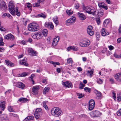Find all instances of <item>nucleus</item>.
I'll return each instance as SVG.
<instances>
[{
  "label": "nucleus",
  "instance_id": "26",
  "mask_svg": "<svg viewBox=\"0 0 121 121\" xmlns=\"http://www.w3.org/2000/svg\"><path fill=\"white\" fill-rule=\"evenodd\" d=\"M78 15L80 19L81 20H84L86 18L85 15L83 13L78 12Z\"/></svg>",
  "mask_w": 121,
  "mask_h": 121
},
{
  "label": "nucleus",
  "instance_id": "3",
  "mask_svg": "<svg viewBox=\"0 0 121 121\" xmlns=\"http://www.w3.org/2000/svg\"><path fill=\"white\" fill-rule=\"evenodd\" d=\"M28 29L31 31H35L38 30L39 29L38 25L35 23H31L28 25Z\"/></svg>",
  "mask_w": 121,
  "mask_h": 121
},
{
  "label": "nucleus",
  "instance_id": "36",
  "mask_svg": "<svg viewBox=\"0 0 121 121\" xmlns=\"http://www.w3.org/2000/svg\"><path fill=\"white\" fill-rule=\"evenodd\" d=\"M40 114L37 112H35L34 115L35 118L36 119L39 118L40 117Z\"/></svg>",
  "mask_w": 121,
  "mask_h": 121
},
{
  "label": "nucleus",
  "instance_id": "46",
  "mask_svg": "<svg viewBox=\"0 0 121 121\" xmlns=\"http://www.w3.org/2000/svg\"><path fill=\"white\" fill-rule=\"evenodd\" d=\"M9 111L11 112H14V111L13 109V107L11 106H9L8 107Z\"/></svg>",
  "mask_w": 121,
  "mask_h": 121
},
{
  "label": "nucleus",
  "instance_id": "40",
  "mask_svg": "<svg viewBox=\"0 0 121 121\" xmlns=\"http://www.w3.org/2000/svg\"><path fill=\"white\" fill-rule=\"evenodd\" d=\"M117 99L118 101H121V93L117 94Z\"/></svg>",
  "mask_w": 121,
  "mask_h": 121
},
{
  "label": "nucleus",
  "instance_id": "14",
  "mask_svg": "<svg viewBox=\"0 0 121 121\" xmlns=\"http://www.w3.org/2000/svg\"><path fill=\"white\" fill-rule=\"evenodd\" d=\"M0 9L2 11L5 10L6 9V5L4 1H2L0 3Z\"/></svg>",
  "mask_w": 121,
  "mask_h": 121
},
{
  "label": "nucleus",
  "instance_id": "60",
  "mask_svg": "<svg viewBox=\"0 0 121 121\" xmlns=\"http://www.w3.org/2000/svg\"><path fill=\"white\" fill-rule=\"evenodd\" d=\"M112 96L114 99L115 100L116 98V94L114 91L112 92Z\"/></svg>",
  "mask_w": 121,
  "mask_h": 121
},
{
  "label": "nucleus",
  "instance_id": "64",
  "mask_svg": "<svg viewBox=\"0 0 121 121\" xmlns=\"http://www.w3.org/2000/svg\"><path fill=\"white\" fill-rule=\"evenodd\" d=\"M7 17L11 19L12 18V16L9 13H7Z\"/></svg>",
  "mask_w": 121,
  "mask_h": 121
},
{
  "label": "nucleus",
  "instance_id": "48",
  "mask_svg": "<svg viewBox=\"0 0 121 121\" xmlns=\"http://www.w3.org/2000/svg\"><path fill=\"white\" fill-rule=\"evenodd\" d=\"M78 48L77 46H73L72 50L74 51H77L78 50Z\"/></svg>",
  "mask_w": 121,
  "mask_h": 121
},
{
  "label": "nucleus",
  "instance_id": "47",
  "mask_svg": "<svg viewBox=\"0 0 121 121\" xmlns=\"http://www.w3.org/2000/svg\"><path fill=\"white\" fill-rule=\"evenodd\" d=\"M84 90L86 91V92H88L89 93H90L91 91V90L90 88L87 87H85L84 88Z\"/></svg>",
  "mask_w": 121,
  "mask_h": 121
},
{
  "label": "nucleus",
  "instance_id": "22",
  "mask_svg": "<svg viewBox=\"0 0 121 121\" xmlns=\"http://www.w3.org/2000/svg\"><path fill=\"white\" fill-rule=\"evenodd\" d=\"M97 14L98 15L102 16L104 14V11L102 9H98L97 11Z\"/></svg>",
  "mask_w": 121,
  "mask_h": 121
},
{
  "label": "nucleus",
  "instance_id": "51",
  "mask_svg": "<svg viewBox=\"0 0 121 121\" xmlns=\"http://www.w3.org/2000/svg\"><path fill=\"white\" fill-rule=\"evenodd\" d=\"M73 46H70L68 47L66 49L68 52H69L71 50H72L73 49Z\"/></svg>",
  "mask_w": 121,
  "mask_h": 121
},
{
  "label": "nucleus",
  "instance_id": "9",
  "mask_svg": "<svg viewBox=\"0 0 121 121\" xmlns=\"http://www.w3.org/2000/svg\"><path fill=\"white\" fill-rule=\"evenodd\" d=\"M95 102L93 99H91L89 102V109L92 110L94 108L95 106Z\"/></svg>",
  "mask_w": 121,
  "mask_h": 121
},
{
  "label": "nucleus",
  "instance_id": "23",
  "mask_svg": "<svg viewBox=\"0 0 121 121\" xmlns=\"http://www.w3.org/2000/svg\"><path fill=\"white\" fill-rule=\"evenodd\" d=\"M6 65L8 66H9L11 67H13L14 66V64L11 61L8 60H6L5 61Z\"/></svg>",
  "mask_w": 121,
  "mask_h": 121
},
{
  "label": "nucleus",
  "instance_id": "32",
  "mask_svg": "<svg viewBox=\"0 0 121 121\" xmlns=\"http://www.w3.org/2000/svg\"><path fill=\"white\" fill-rule=\"evenodd\" d=\"M58 20V17H55L53 18V21L56 25L58 24L59 22Z\"/></svg>",
  "mask_w": 121,
  "mask_h": 121
},
{
  "label": "nucleus",
  "instance_id": "53",
  "mask_svg": "<svg viewBox=\"0 0 121 121\" xmlns=\"http://www.w3.org/2000/svg\"><path fill=\"white\" fill-rule=\"evenodd\" d=\"M93 30L92 27L91 26H88L87 29V31Z\"/></svg>",
  "mask_w": 121,
  "mask_h": 121
},
{
  "label": "nucleus",
  "instance_id": "27",
  "mask_svg": "<svg viewBox=\"0 0 121 121\" xmlns=\"http://www.w3.org/2000/svg\"><path fill=\"white\" fill-rule=\"evenodd\" d=\"M93 73V69H91L90 70H87L86 71L87 75L90 77L91 78L92 77V75Z\"/></svg>",
  "mask_w": 121,
  "mask_h": 121
},
{
  "label": "nucleus",
  "instance_id": "29",
  "mask_svg": "<svg viewBox=\"0 0 121 121\" xmlns=\"http://www.w3.org/2000/svg\"><path fill=\"white\" fill-rule=\"evenodd\" d=\"M34 118V117L32 116H28L24 119V121H28L33 120Z\"/></svg>",
  "mask_w": 121,
  "mask_h": 121
},
{
  "label": "nucleus",
  "instance_id": "58",
  "mask_svg": "<svg viewBox=\"0 0 121 121\" xmlns=\"http://www.w3.org/2000/svg\"><path fill=\"white\" fill-rule=\"evenodd\" d=\"M117 115L118 116H120L121 115V109H120L117 112Z\"/></svg>",
  "mask_w": 121,
  "mask_h": 121
},
{
  "label": "nucleus",
  "instance_id": "38",
  "mask_svg": "<svg viewBox=\"0 0 121 121\" xmlns=\"http://www.w3.org/2000/svg\"><path fill=\"white\" fill-rule=\"evenodd\" d=\"M96 81L99 84H101L103 82V80L99 78H97Z\"/></svg>",
  "mask_w": 121,
  "mask_h": 121
},
{
  "label": "nucleus",
  "instance_id": "55",
  "mask_svg": "<svg viewBox=\"0 0 121 121\" xmlns=\"http://www.w3.org/2000/svg\"><path fill=\"white\" fill-rule=\"evenodd\" d=\"M67 63H71L73 62L72 59L71 58L68 59L67 60Z\"/></svg>",
  "mask_w": 121,
  "mask_h": 121
},
{
  "label": "nucleus",
  "instance_id": "1",
  "mask_svg": "<svg viewBox=\"0 0 121 121\" xmlns=\"http://www.w3.org/2000/svg\"><path fill=\"white\" fill-rule=\"evenodd\" d=\"M20 5V4L17 3L16 5L14 2L11 1L9 4L8 10L13 16H15L16 15L19 17L21 15V13L19 9Z\"/></svg>",
  "mask_w": 121,
  "mask_h": 121
},
{
  "label": "nucleus",
  "instance_id": "39",
  "mask_svg": "<svg viewBox=\"0 0 121 121\" xmlns=\"http://www.w3.org/2000/svg\"><path fill=\"white\" fill-rule=\"evenodd\" d=\"M37 16L39 17H43L44 18H46V16L43 13H41L39 14H38L37 15Z\"/></svg>",
  "mask_w": 121,
  "mask_h": 121
},
{
  "label": "nucleus",
  "instance_id": "25",
  "mask_svg": "<svg viewBox=\"0 0 121 121\" xmlns=\"http://www.w3.org/2000/svg\"><path fill=\"white\" fill-rule=\"evenodd\" d=\"M94 92L97 96V99H100L102 96V94L101 93L96 90H94Z\"/></svg>",
  "mask_w": 121,
  "mask_h": 121
},
{
  "label": "nucleus",
  "instance_id": "4",
  "mask_svg": "<svg viewBox=\"0 0 121 121\" xmlns=\"http://www.w3.org/2000/svg\"><path fill=\"white\" fill-rule=\"evenodd\" d=\"M83 11L84 12L87 13L89 14L94 15L96 12V10L92 7L86 6L83 8Z\"/></svg>",
  "mask_w": 121,
  "mask_h": 121
},
{
  "label": "nucleus",
  "instance_id": "61",
  "mask_svg": "<svg viewBox=\"0 0 121 121\" xmlns=\"http://www.w3.org/2000/svg\"><path fill=\"white\" fill-rule=\"evenodd\" d=\"M57 43L54 42L53 41L52 43V45L53 46H55L57 45Z\"/></svg>",
  "mask_w": 121,
  "mask_h": 121
},
{
  "label": "nucleus",
  "instance_id": "31",
  "mask_svg": "<svg viewBox=\"0 0 121 121\" xmlns=\"http://www.w3.org/2000/svg\"><path fill=\"white\" fill-rule=\"evenodd\" d=\"M29 73L28 72H24L21 74L18 75V76L19 77H24L28 75Z\"/></svg>",
  "mask_w": 121,
  "mask_h": 121
},
{
  "label": "nucleus",
  "instance_id": "16",
  "mask_svg": "<svg viewBox=\"0 0 121 121\" xmlns=\"http://www.w3.org/2000/svg\"><path fill=\"white\" fill-rule=\"evenodd\" d=\"M101 34L103 36H105L109 35V33L105 29L103 28L101 31Z\"/></svg>",
  "mask_w": 121,
  "mask_h": 121
},
{
  "label": "nucleus",
  "instance_id": "28",
  "mask_svg": "<svg viewBox=\"0 0 121 121\" xmlns=\"http://www.w3.org/2000/svg\"><path fill=\"white\" fill-rule=\"evenodd\" d=\"M115 78L116 80L118 82L121 81V77L119 73H118L115 75Z\"/></svg>",
  "mask_w": 121,
  "mask_h": 121
},
{
  "label": "nucleus",
  "instance_id": "30",
  "mask_svg": "<svg viewBox=\"0 0 121 121\" xmlns=\"http://www.w3.org/2000/svg\"><path fill=\"white\" fill-rule=\"evenodd\" d=\"M49 63L52 64L55 67H56V65H59L60 63L58 62H54L52 61H48Z\"/></svg>",
  "mask_w": 121,
  "mask_h": 121
},
{
  "label": "nucleus",
  "instance_id": "62",
  "mask_svg": "<svg viewBox=\"0 0 121 121\" xmlns=\"http://www.w3.org/2000/svg\"><path fill=\"white\" fill-rule=\"evenodd\" d=\"M108 48H109V49L110 50H113L114 48L113 47L112 45L109 46H108Z\"/></svg>",
  "mask_w": 121,
  "mask_h": 121
},
{
  "label": "nucleus",
  "instance_id": "18",
  "mask_svg": "<svg viewBox=\"0 0 121 121\" xmlns=\"http://www.w3.org/2000/svg\"><path fill=\"white\" fill-rule=\"evenodd\" d=\"M27 59L26 58H24V59L20 61V63L21 64L27 66L28 65V64L27 63Z\"/></svg>",
  "mask_w": 121,
  "mask_h": 121
},
{
  "label": "nucleus",
  "instance_id": "2",
  "mask_svg": "<svg viewBox=\"0 0 121 121\" xmlns=\"http://www.w3.org/2000/svg\"><path fill=\"white\" fill-rule=\"evenodd\" d=\"M51 112L52 115L56 117L61 116L62 114V112L61 109L57 107L52 108L51 110Z\"/></svg>",
  "mask_w": 121,
  "mask_h": 121
},
{
  "label": "nucleus",
  "instance_id": "50",
  "mask_svg": "<svg viewBox=\"0 0 121 121\" xmlns=\"http://www.w3.org/2000/svg\"><path fill=\"white\" fill-rule=\"evenodd\" d=\"M114 57L116 58H121V54L120 55H119L116 53H115L114 54Z\"/></svg>",
  "mask_w": 121,
  "mask_h": 121
},
{
  "label": "nucleus",
  "instance_id": "59",
  "mask_svg": "<svg viewBox=\"0 0 121 121\" xmlns=\"http://www.w3.org/2000/svg\"><path fill=\"white\" fill-rule=\"evenodd\" d=\"M109 81L112 84L114 83V81L113 78H110L109 79Z\"/></svg>",
  "mask_w": 121,
  "mask_h": 121
},
{
  "label": "nucleus",
  "instance_id": "15",
  "mask_svg": "<svg viewBox=\"0 0 121 121\" xmlns=\"http://www.w3.org/2000/svg\"><path fill=\"white\" fill-rule=\"evenodd\" d=\"M63 85L66 87L68 88L72 87V83L70 82L66 81L64 82L63 83Z\"/></svg>",
  "mask_w": 121,
  "mask_h": 121
},
{
  "label": "nucleus",
  "instance_id": "63",
  "mask_svg": "<svg viewBox=\"0 0 121 121\" xmlns=\"http://www.w3.org/2000/svg\"><path fill=\"white\" fill-rule=\"evenodd\" d=\"M96 21L98 25H99L100 24V19H99L98 18L97 19H96Z\"/></svg>",
  "mask_w": 121,
  "mask_h": 121
},
{
  "label": "nucleus",
  "instance_id": "6",
  "mask_svg": "<svg viewBox=\"0 0 121 121\" xmlns=\"http://www.w3.org/2000/svg\"><path fill=\"white\" fill-rule=\"evenodd\" d=\"M28 53L29 55L31 56H36L37 54V52L31 48H29L27 50Z\"/></svg>",
  "mask_w": 121,
  "mask_h": 121
},
{
  "label": "nucleus",
  "instance_id": "19",
  "mask_svg": "<svg viewBox=\"0 0 121 121\" xmlns=\"http://www.w3.org/2000/svg\"><path fill=\"white\" fill-rule=\"evenodd\" d=\"M98 6L99 7L102 8L107 10L108 9V7L106 4L104 2H100L98 3Z\"/></svg>",
  "mask_w": 121,
  "mask_h": 121
},
{
  "label": "nucleus",
  "instance_id": "43",
  "mask_svg": "<svg viewBox=\"0 0 121 121\" xmlns=\"http://www.w3.org/2000/svg\"><path fill=\"white\" fill-rule=\"evenodd\" d=\"M35 74H32L31 75L30 77L29 78L30 79V81L32 82V83L33 84H34V81L33 80V78L35 77Z\"/></svg>",
  "mask_w": 121,
  "mask_h": 121
},
{
  "label": "nucleus",
  "instance_id": "7",
  "mask_svg": "<svg viewBox=\"0 0 121 121\" xmlns=\"http://www.w3.org/2000/svg\"><path fill=\"white\" fill-rule=\"evenodd\" d=\"M76 18L74 16H73L67 20L66 21V24L67 26H69L71 23L74 22Z\"/></svg>",
  "mask_w": 121,
  "mask_h": 121
},
{
  "label": "nucleus",
  "instance_id": "24",
  "mask_svg": "<svg viewBox=\"0 0 121 121\" xmlns=\"http://www.w3.org/2000/svg\"><path fill=\"white\" fill-rule=\"evenodd\" d=\"M5 102L3 101H1L0 103V107L2 111H4L5 108Z\"/></svg>",
  "mask_w": 121,
  "mask_h": 121
},
{
  "label": "nucleus",
  "instance_id": "42",
  "mask_svg": "<svg viewBox=\"0 0 121 121\" xmlns=\"http://www.w3.org/2000/svg\"><path fill=\"white\" fill-rule=\"evenodd\" d=\"M87 32L88 34L91 36L93 35L94 34V32L93 30L87 31Z\"/></svg>",
  "mask_w": 121,
  "mask_h": 121
},
{
  "label": "nucleus",
  "instance_id": "54",
  "mask_svg": "<svg viewBox=\"0 0 121 121\" xmlns=\"http://www.w3.org/2000/svg\"><path fill=\"white\" fill-rule=\"evenodd\" d=\"M10 115L11 116H13L16 117H18V115L17 114L13 113H10Z\"/></svg>",
  "mask_w": 121,
  "mask_h": 121
},
{
  "label": "nucleus",
  "instance_id": "20",
  "mask_svg": "<svg viewBox=\"0 0 121 121\" xmlns=\"http://www.w3.org/2000/svg\"><path fill=\"white\" fill-rule=\"evenodd\" d=\"M16 86L18 87L23 89L25 87V85L22 82H17L16 83Z\"/></svg>",
  "mask_w": 121,
  "mask_h": 121
},
{
  "label": "nucleus",
  "instance_id": "37",
  "mask_svg": "<svg viewBox=\"0 0 121 121\" xmlns=\"http://www.w3.org/2000/svg\"><path fill=\"white\" fill-rule=\"evenodd\" d=\"M66 12L67 14L69 15L72 14L73 13V11L71 10H67Z\"/></svg>",
  "mask_w": 121,
  "mask_h": 121
},
{
  "label": "nucleus",
  "instance_id": "33",
  "mask_svg": "<svg viewBox=\"0 0 121 121\" xmlns=\"http://www.w3.org/2000/svg\"><path fill=\"white\" fill-rule=\"evenodd\" d=\"M48 103V101H45L43 102V107L46 110L48 109V107L46 105Z\"/></svg>",
  "mask_w": 121,
  "mask_h": 121
},
{
  "label": "nucleus",
  "instance_id": "12",
  "mask_svg": "<svg viewBox=\"0 0 121 121\" xmlns=\"http://www.w3.org/2000/svg\"><path fill=\"white\" fill-rule=\"evenodd\" d=\"M39 89V87L38 86L33 87L32 88V93L35 95H36L38 94Z\"/></svg>",
  "mask_w": 121,
  "mask_h": 121
},
{
  "label": "nucleus",
  "instance_id": "5",
  "mask_svg": "<svg viewBox=\"0 0 121 121\" xmlns=\"http://www.w3.org/2000/svg\"><path fill=\"white\" fill-rule=\"evenodd\" d=\"M90 43V41L85 39L82 40V42L80 43L79 45L82 47H86L88 46Z\"/></svg>",
  "mask_w": 121,
  "mask_h": 121
},
{
  "label": "nucleus",
  "instance_id": "13",
  "mask_svg": "<svg viewBox=\"0 0 121 121\" xmlns=\"http://www.w3.org/2000/svg\"><path fill=\"white\" fill-rule=\"evenodd\" d=\"M45 26L46 27L50 30H52L54 28V25L51 22L46 23Z\"/></svg>",
  "mask_w": 121,
  "mask_h": 121
},
{
  "label": "nucleus",
  "instance_id": "56",
  "mask_svg": "<svg viewBox=\"0 0 121 121\" xmlns=\"http://www.w3.org/2000/svg\"><path fill=\"white\" fill-rule=\"evenodd\" d=\"M41 109L40 108H38L36 109V111L35 112H37L38 113H41Z\"/></svg>",
  "mask_w": 121,
  "mask_h": 121
},
{
  "label": "nucleus",
  "instance_id": "8",
  "mask_svg": "<svg viewBox=\"0 0 121 121\" xmlns=\"http://www.w3.org/2000/svg\"><path fill=\"white\" fill-rule=\"evenodd\" d=\"M42 33L40 32H37L32 35L33 38L37 39H40L42 37Z\"/></svg>",
  "mask_w": 121,
  "mask_h": 121
},
{
  "label": "nucleus",
  "instance_id": "52",
  "mask_svg": "<svg viewBox=\"0 0 121 121\" xmlns=\"http://www.w3.org/2000/svg\"><path fill=\"white\" fill-rule=\"evenodd\" d=\"M77 95L78 96V98L79 99L83 97V95L82 93H78Z\"/></svg>",
  "mask_w": 121,
  "mask_h": 121
},
{
  "label": "nucleus",
  "instance_id": "11",
  "mask_svg": "<svg viewBox=\"0 0 121 121\" xmlns=\"http://www.w3.org/2000/svg\"><path fill=\"white\" fill-rule=\"evenodd\" d=\"M90 115L91 117H99L100 115V113L98 111L96 110L91 112Z\"/></svg>",
  "mask_w": 121,
  "mask_h": 121
},
{
  "label": "nucleus",
  "instance_id": "35",
  "mask_svg": "<svg viewBox=\"0 0 121 121\" xmlns=\"http://www.w3.org/2000/svg\"><path fill=\"white\" fill-rule=\"evenodd\" d=\"M50 88L49 87H46L44 89L43 93L44 94H45L47 92L49 91Z\"/></svg>",
  "mask_w": 121,
  "mask_h": 121
},
{
  "label": "nucleus",
  "instance_id": "44",
  "mask_svg": "<svg viewBox=\"0 0 121 121\" xmlns=\"http://www.w3.org/2000/svg\"><path fill=\"white\" fill-rule=\"evenodd\" d=\"M59 40V36H57L56 38H55L53 39V41L56 42H58Z\"/></svg>",
  "mask_w": 121,
  "mask_h": 121
},
{
  "label": "nucleus",
  "instance_id": "21",
  "mask_svg": "<svg viewBox=\"0 0 121 121\" xmlns=\"http://www.w3.org/2000/svg\"><path fill=\"white\" fill-rule=\"evenodd\" d=\"M109 24L111 25L112 22L111 20L110 21V20L108 19H106L104 21L103 23L104 26L105 27H107Z\"/></svg>",
  "mask_w": 121,
  "mask_h": 121
},
{
  "label": "nucleus",
  "instance_id": "10",
  "mask_svg": "<svg viewBox=\"0 0 121 121\" xmlns=\"http://www.w3.org/2000/svg\"><path fill=\"white\" fill-rule=\"evenodd\" d=\"M4 39L7 40H11L13 41L15 39L14 36L11 34H9L4 36Z\"/></svg>",
  "mask_w": 121,
  "mask_h": 121
},
{
  "label": "nucleus",
  "instance_id": "41",
  "mask_svg": "<svg viewBox=\"0 0 121 121\" xmlns=\"http://www.w3.org/2000/svg\"><path fill=\"white\" fill-rule=\"evenodd\" d=\"M48 31L47 29H44L42 33L43 34V35L44 36H46L47 35Z\"/></svg>",
  "mask_w": 121,
  "mask_h": 121
},
{
  "label": "nucleus",
  "instance_id": "17",
  "mask_svg": "<svg viewBox=\"0 0 121 121\" xmlns=\"http://www.w3.org/2000/svg\"><path fill=\"white\" fill-rule=\"evenodd\" d=\"M0 119L2 121H9L8 116L6 115H2L0 116Z\"/></svg>",
  "mask_w": 121,
  "mask_h": 121
},
{
  "label": "nucleus",
  "instance_id": "34",
  "mask_svg": "<svg viewBox=\"0 0 121 121\" xmlns=\"http://www.w3.org/2000/svg\"><path fill=\"white\" fill-rule=\"evenodd\" d=\"M27 100V99L24 98H21L18 99L19 101L22 103L26 102Z\"/></svg>",
  "mask_w": 121,
  "mask_h": 121
},
{
  "label": "nucleus",
  "instance_id": "57",
  "mask_svg": "<svg viewBox=\"0 0 121 121\" xmlns=\"http://www.w3.org/2000/svg\"><path fill=\"white\" fill-rule=\"evenodd\" d=\"M79 7V4L78 3H76L75 4L74 8L76 9H78Z\"/></svg>",
  "mask_w": 121,
  "mask_h": 121
},
{
  "label": "nucleus",
  "instance_id": "49",
  "mask_svg": "<svg viewBox=\"0 0 121 121\" xmlns=\"http://www.w3.org/2000/svg\"><path fill=\"white\" fill-rule=\"evenodd\" d=\"M40 4L38 2H37L33 4V7H38L40 6Z\"/></svg>",
  "mask_w": 121,
  "mask_h": 121
},
{
  "label": "nucleus",
  "instance_id": "45",
  "mask_svg": "<svg viewBox=\"0 0 121 121\" xmlns=\"http://www.w3.org/2000/svg\"><path fill=\"white\" fill-rule=\"evenodd\" d=\"M79 87L80 89H83V87L85 86V85L84 84H83L82 82H80V84Z\"/></svg>",
  "mask_w": 121,
  "mask_h": 121
}]
</instances>
